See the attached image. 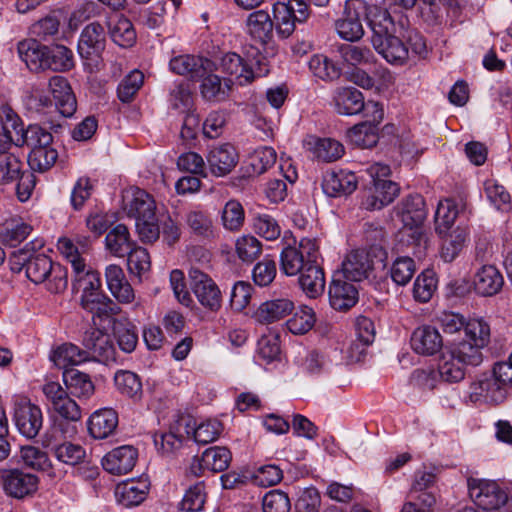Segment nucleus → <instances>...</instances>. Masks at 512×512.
<instances>
[{
    "label": "nucleus",
    "instance_id": "1",
    "mask_svg": "<svg viewBox=\"0 0 512 512\" xmlns=\"http://www.w3.org/2000/svg\"><path fill=\"white\" fill-rule=\"evenodd\" d=\"M43 245L42 241L35 240L14 251L9 257L10 269L14 273L25 270L27 278L33 283H44L49 292L62 293L68 286L67 269L59 263H54L44 253H38L37 250Z\"/></svg>",
    "mask_w": 512,
    "mask_h": 512
},
{
    "label": "nucleus",
    "instance_id": "2",
    "mask_svg": "<svg viewBox=\"0 0 512 512\" xmlns=\"http://www.w3.org/2000/svg\"><path fill=\"white\" fill-rule=\"evenodd\" d=\"M20 59L31 71L52 70L67 72L74 65V55L70 48L62 44L41 45L36 39L21 41L17 47Z\"/></svg>",
    "mask_w": 512,
    "mask_h": 512
},
{
    "label": "nucleus",
    "instance_id": "3",
    "mask_svg": "<svg viewBox=\"0 0 512 512\" xmlns=\"http://www.w3.org/2000/svg\"><path fill=\"white\" fill-rule=\"evenodd\" d=\"M483 348V346L466 339L455 342L440 357V379L447 383H457L463 380L468 368L477 367L483 362Z\"/></svg>",
    "mask_w": 512,
    "mask_h": 512
},
{
    "label": "nucleus",
    "instance_id": "4",
    "mask_svg": "<svg viewBox=\"0 0 512 512\" xmlns=\"http://www.w3.org/2000/svg\"><path fill=\"white\" fill-rule=\"evenodd\" d=\"M372 45L387 62L403 64L408 59L409 48L393 35L394 22L387 11H379L370 21Z\"/></svg>",
    "mask_w": 512,
    "mask_h": 512
},
{
    "label": "nucleus",
    "instance_id": "5",
    "mask_svg": "<svg viewBox=\"0 0 512 512\" xmlns=\"http://www.w3.org/2000/svg\"><path fill=\"white\" fill-rule=\"evenodd\" d=\"M512 383V367L505 362L495 363L491 372L484 373L472 383L470 398L474 402L502 403Z\"/></svg>",
    "mask_w": 512,
    "mask_h": 512
},
{
    "label": "nucleus",
    "instance_id": "6",
    "mask_svg": "<svg viewBox=\"0 0 512 512\" xmlns=\"http://www.w3.org/2000/svg\"><path fill=\"white\" fill-rule=\"evenodd\" d=\"M42 391L53 411L67 421V424L60 423L63 435L75 436L78 432L76 423H79L82 418L80 406L58 382H47L43 385Z\"/></svg>",
    "mask_w": 512,
    "mask_h": 512
},
{
    "label": "nucleus",
    "instance_id": "7",
    "mask_svg": "<svg viewBox=\"0 0 512 512\" xmlns=\"http://www.w3.org/2000/svg\"><path fill=\"white\" fill-rule=\"evenodd\" d=\"M367 172L372 178V185L367 189L362 207L366 210H380L394 201L400 188L396 182L386 179L391 174L386 164L374 163Z\"/></svg>",
    "mask_w": 512,
    "mask_h": 512
},
{
    "label": "nucleus",
    "instance_id": "8",
    "mask_svg": "<svg viewBox=\"0 0 512 512\" xmlns=\"http://www.w3.org/2000/svg\"><path fill=\"white\" fill-rule=\"evenodd\" d=\"M377 8L365 0H347L344 5L343 16L335 22L337 34L343 40L356 42L364 35L362 21H370L377 15L373 10Z\"/></svg>",
    "mask_w": 512,
    "mask_h": 512
},
{
    "label": "nucleus",
    "instance_id": "9",
    "mask_svg": "<svg viewBox=\"0 0 512 512\" xmlns=\"http://www.w3.org/2000/svg\"><path fill=\"white\" fill-rule=\"evenodd\" d=\"M395 211L405 227L403 235L409 238L408 242L411 240L416 246L426 243L421 227L427 215L424 198L419 194L409 195L401 200Z\"/></svg>",
    "mask_w": 512,
    "mask_h": 512
},
{
    "label": "nucleus",
    "instance_id": "10",
    "mask_svg": "<svg viewBox=\"0 0 512 512\" xmlns=\"http://www.w3.org/2000/svg\"><path fill=\"white\" fill-rule=\"evenodd\" d=\"M319 258V247L314 239L302 238L298 246L285 247L280 255V269L287 276L300 275Z\"/></svg>",
    "mask_w": 512,
    "mask_h": 512
},
{
    "label": "nucleus",
    "instance_id": "11",
    "mask_svg": "<svg viewBox=\"0 0 512 512\" xmlns=\"http://www.w3.org/2000/svg\"><path fill=\"white\" fill-rule=\"evenodd\" d=\"M467 486L471 499L483 510H496L508 500L506 491L495 481L468 478Z\"/></svg>",
    "mask_w": 512,
    "mask_h": 512
},
{
    "label": "nucleus",
    "instance_id": "12",
    "mask_svg": "<svg viewBox=\"0 0 512 512\" xmlns=\"http://www.w3.org/2000/svg\"><path fill=\"white\" fill-rule=\"evenodd\" d=\"M189 281L190 287L201 305L211 311H218L221 308V292L207 274L196 267H191Z\"/></svg>",
    "mask_w": 512,
    "mask_h": 512
},
{
    "label": "nucleus",
    "instance_id": "13",
    "mask_svg": "<svg viewBox=\"0 0 512 512\" xmlns=\"http://www.w3.org/2000/svg\"><path fill=\"white\" fill-rule=\"evenodd\" d=\"M0 485L6 494L23 498L37 490L38 478L19 469H0Z\"/></svg>",
    "mask_w": 512,
    "mask_h": 512
},
{
    "label": "nucleus",
    "instance_id": "14",
    "mask_svg": "<svg viewBox=\"0 0 512 512\" xmlns=\"http://www.w3.org/2000/svg\"><path fill=\"white\" fill-rule=\"evenodd\" d=\"M82 345L88 353V361H116V349L109 334L99 330H87L82 339Z\"/></svg>",
    "mask_w": 512,
    "mask_h": 512
},
{
    "label": "nucleus",
    "instance_id": "15",
    "mask_svg": "<svg viewBox=\"0 0 512 512\" xmlns=\"http://www.w3.org/2000/svg\"><path fill=\"white\" fill-rule=\"evenodd\" d=\"M190 427H192V417L179 415L175 423L171 425L169 432L155 435V446L162 454L171 455L175 453L182 447L183 434L190 435Z\"/></svg>",
    "mask_w": 512,
    "mask_h": 512
},
{
    "label": "nucleus",
    "instance_id": "16",
    "mask_svg": "<svg viewBox=\"0 0 512 512\" xmlns=\"http://www.w3.org/2000/svg\"><path fill=\"white\" fill-rule=\"evenodd\" d=\"M14 421L19 432L28 439L35 438L43 426V414L35 404L23 402L16 405Z\"/></svg>",
    "mask_w": 512,
    "mask_h": 512
},
{
    "label": "nucleus",
    "instance_id": "17",
    "mask_svg": "<svg viewBox=\"0 0 512 512\" xmlns=\"http://www.w3.org/2000/svg\"><path fill=\"white\" fill-rule=\"evenodd\" d=\"M106 45V31L99 22L88 24L81 32L78 52L84 59L99 57Z\"/></svg>",
    "mask_w": 512,
    "mask_h": 512
},
{
    "label": "nucleus",
    "instance_id": "18",
    "mask_svg": "<svg viewBox=\"0 0 512 512\" xmlns=\"http://www.w3.org/2000/svg\"><path fill=\"white\" fill-rule=\"evenodd\" d=\"M137 459V449L131 445H123L108 452L102 459V466L110 474L123 475L132 471Z\"/></svg>",
    "mask_w": 512,
    "mask_h": 512
},
{
    "label": "nucleus",
    "instance_id": "19",
    "mask_svg": "<svg viewBox=\"0 0 512 512\" xmlns=\"http://www.w3.org/2000/svg\"><path fill=\"white\" fill-rule=\"evenodd\" d=\"M217 69L218 67L213 62V68L197 79L201 80L200 93L202 97L210 102L225 101L230 96L233 85L231 78H222L214 74Z\"/></svg>",
    "mask_w": 512,
    "mask_h": 512
},
{
    "label": "nucleus",
    "instance_id": "20",
    "mask_svg": "<svg viewBox=\"0 0 512 512\" xmlns=\"http://www.w3.org/2000/svg\"><path fill=\"white\" fill-rule=\"evenodd\" d=\"M206 158L210 172L216 177L228 175L239 161L235 147L229 143L213 147Z\"/></svg>",
    "mask_w": 512,
    "mask_h": 512
},
{
    "label": "nucleus",
    "instance_id": "21",
    "mask_svg": "<svg viewBox=\"0 0 512 512\" xmlns=\"http://www.w3.org/2000/svg\"><path fill=\"white\" fill-rule=\"evenodd\" d=\"M357 188V177L351 171H327L322 180V190L328 197H341L353 193Z\"/></svg>",
    "mask_w": 512,
    "mask_h": 512
},
{
    "label": "nucleus",
    "instance_id": "22",
    "mask_svg": "<svg viewBox=\"0 0 512 512\" xmlns=\"http://www.w3.org/2000/svg\"><path fill=\"white\" fill-rule=\"evenodd\" d=\"M344 279L340 274H334L329 286L330 305L338 311H347L358 301L357 288Z\"/></svg>",
    "mask_w": 512,
    "mask_h": 512
},
{
    "label": "nucleus",
    "instance_id": "23",
    "mask_svg": "<svg viewBox=\"0 0 512 512\" xmlns=\"http://www.w3.org/2000/svg\"><path fill=\"white\" fill-rule=\"evenodd\" d=\"M373 269V262L369 254L362 249L350 252L345 260L342 262L340 274L343 278L349 281L359 282L368 278Z\"/></svg>",
    "mask_w": 512,
    "mask_h": 512
},
{
    "label": "nucleus",
    "instance_id": "24",
    "mask_svg": "<svg viewBox=\"0 0 512 512\" xmlns=\"http://www.w3.org/2000/svg\"><path fill=\"white\" fill-rule=\"evenodd\" d=\"M413 351L420 355H434L438 353L443 346V338L433 326L424 325L416 328L410 339Z\"/></svg>",
    "mask_w": 512,
    "mask_h": 512
},
{
    "label": "nucleus",
    "instance_id": "25",
    "mask_svg": "<svg viewBox=\"0 0 512 512\" xmlns=\"http://www.w3.org/2000/svg\"><path fill=\"white\" fill-rule=\"evenodd\" d=\"M49 89L58 111L64 117H71L76 111L77 102L68 80L63 76H53L49 80Z\"/></svg>",
    "mask_w": 512,
    "mask_h": 512
},
{
    "label": "nucleus",
    "instance_id": "26",
    "mask_svg": "<svg viewBox=\"0 0 512 512\" xmlns=\"http://www.w3.org/2000/svg\"><path fill=\"white\" fill-rule=\"evenodd\" d=\"M169 67L176 74L187 75L197 80L213 68V62L201 56L180 55L170 60Z\"/></svg>",
    "mask_w": 512,
    "mask_h": 512
},
{
    "label": "nucleus",
    "instance_id": "27",
    "mask_svg": "<svg viewBox=\"0 0 512 512\" xmlns=\"http://www.w3.org/2000/svg\"><path fill=\"white\" fill-rule=\"evenodd\" d=\"M148 490L146 480H128L116 486L115 497L125 507L137 506L146 499Z\"/></svg>",
    "mask_w": 512,
    "mask_h": 512
},
{
    "label": "nucleus",
    "instance_id": "28",
    "mask_svg": "<svg viewBox=\"0 0 512 512\" xmlns=\"http://www.w3.org/2000/svg\"><path fill=\"white\" fill-rule=\"evenodd\" d=\"M247 33L261 44H266L273 37L274 22L266 10H256L246 19Z\"/></svg>",
    "mask_w": 512,
    "mask_h": 512
},
{
    "label": "nucleus",
    "instance_id": "29",
    "mask_svg": "<svg viewBox=\"0 0 512 512\" xmlns=\"http://www.w3.org/2000/svg\"><path fill=\"white\" fill-rule=\"evenodd\" d=\"M336 111L342 115L359 114L364 107V96L354 87H339L333 96Z\"/></svg>",
    "mask_w": 512,
    "mask_h": 512
},
{
    "label": "nucleus",
    "instance_id": "30",
    "mask_svg": "<svg viewBox=\"0 0 512 512\" xmlns=\"http://www.w3.org/2000/svg\"><path fill=\"white\" fill-rule=\"evenodd\" d=\"M473 283L479 295L493 296L501 290L504 279L495 266L484 265L475 274Z\"/></svg>",
    "mask_w": 512,
    "mask_h": 512
},
{
    "label": "nucleus",
    "instance_id": "31",
    "mask_svg": "<svg viewBox=\"0 0 512 512\" xmlns=\"http://www.w3.org/2000/svg\"><path fill=\"white\" fill-rule=\"evenodd\" d=\"M118 426V415L113 409H101L94 412L88 420V431L95 439L109 437Z\"/></svg>",
    "mask_w": 512,
    "mask_h": 512
},
{
    "label": "nucleus",
    "instance_id": "32",
    "mask_svg": "<svg viewBox=\"0 0 512 512\" xmlns=\"http://www.w3.org/2000/svg\"><path fill=\"white\" fill-rule=\"evenodd\" d=\"M126 214L135 221L152 219L156 215V204L153 197L146 191L136 188L132 191V198L126 204Z\"/></svg>",
    "mask_w": 512,
    "mask_h": 512
},
{
    "label": "nucleus",
    "instance_id": "33",
    "mask_svg": "<svg viewBox=\"0 0 512 512\" xmlns=\"http://www.w3.org/2000/svg\"><path fill=\"white\" fill-rule=\"evenodd\" d=\"M64 388L68 395L79 399H87L94 393V384L88 374L76 369H65L63 372Z\"/></svg>",
    "mask_w": 512,
    "mask_h": 512
},
{
    "label": "nucleus",
    "instance_id": "34",
    "mask_svg": "<svg viewBox=\"0 0 512 512\" xmlns=\"http://www.w3.org/2000/svg\"><path fill=\"white\" fill-rule=\"evenodd\" d=\"M81 306L98 317L116 315L120 312V307L99 290L82 294Z\"/></svg>",
    "mask_w": 512,
    "mask_h": 512
},
{
    "label": "nucleus",
    "instance_id": "35",
    "mask_svg": "<svg viewBox=\"0 0 512 512\" xmlns=\"http://www.w3.org/2000/svg\"><path fill=\"white\" fill-rule=\"evenodd\" d=\"M307 265L299 276V284L308 297L317 298L325 289L324 271L318 264V260Z\"/></svg>",
    "mask_w": 512,
    "mask_h": 512
},
{
    "label": "nucleus",
    "instance_id": "36",
    "mask_svg": "<svg viewBox=\"0 0 512 512\" xmlns=\"http://www.w3.org/2000/svg\"><path fill=\"white\" fill-rule=\"evenodd\" d=\"M294 304L286 298L270 300L262 303L255 313L256 320L261 324H270L289 315Z\"/></svg>",
    "mask_w": 512,
    "mask_h": 512
},
{
    "label": "nucleus",
    "instance_id": "37",
    "mask_svg": "<svg viewBox=\"0 0 512 512\" xmlns=\"http://www.w3.org/2000/svg\"><path fill=\"white\" fill-rule=\"evenodd\" d=\"M306 145L316 158L324 162L336 161L344 154V146L332 138L311 136L306 141Z\"/></svg>",
    "mask_w": 512,
    "mask_h": 512
},
{
    "label": "nucleus",
    "instance_id": "38",
    "mask_svg": "<svg viewBox=\"0 0 512 512\" xmlns=\"http://www.w3.org/2000/svg\"><path fill=\"white\" fill-rule=\"evenodd\" d=\"M442 238L441 258L450 263L454 261L465 246L468 232L466 228L457 226L455 229L440 235Z\"/></svg>",
    "mask_w": 512,
    "mask_h": 512
},
{
    "label": "nucleus",
    "instance_id": "39",
    "mask_svg": "<svg viewBox=\"0 0 512 512\" xmlns=\"http://www.w3.org/2000/svg\"><path fill=\"white\" fill-rule=\"evenodd\" d=\"M185 223L190 232L196 237L211 239L215 236V228L207 211L192 209L185 214Z\"/></svg>",
    "mask_w": 512,
    "mask_h": 512
},
{
    "label": "nucleus",
    "instance_id": "40",
    "mask_svg": "<svg viewBox=\"0 0 512 512\" xmlns=\"http://www.w3.org/2000/svg\"><path fill=\"white\" fill-rule=\"evenodd\" d=\"M107 250L114 256L124 257L136 245L130 237L126 225L118 224L111 229L105 238Z\"/></svg>",
    "mask_w": 512,
    "mask_h": 512
},
{
    "label": "nucleus",
    "instance_id": "41",
    "mask_svg": "<svg viewBox=\"0 0 512 512\" xmlns=\"http://www.w3.org/2000/svg\"><path fill=\"white\" fill-rule=\"evenodd\" d=\"M89 351L80 348L73 343H64L59 346L52 355V360L59 368H66L69 365H80L88 361Z\"/></svg>",
    "mask_w": 512,
    "mask_h": 512
},
{
    "label": "nucleus",
    "instance_id": "42",
    "mask_svg": "<svg viewBox=\"0 0 512 512\" xmlns=\"http://www.w3.org/2000/svg\"><path fill=\"white\" fill-rule=\"evenodd\" d=\"M19 133H16V146L22 147L27 145L32 149L36 147H42L51 145L53 136L46 129L42 128L37 124L29 125L27 128L19 129Z\"/></svg>",
    "mask_w": 512,
    "mask_h": 512
},
{
    "label": "nucleus",
    "instance_id": "43",
    "mask_svg": "<svg viewBox=\"0 0 512 512\" xmlns=\"http://www.w3.org/2000/svg\"><path fill=\"white\" fill-rule=\"evenodd\" d=\"M276 31L282 38L289 37L295 29V16L293 1L288 3L277 2L273 6Z\"/></svg>",
    "mask_w": 512,
    "mask_h": 512
},
{
    "label": "nucleus",
    "instance_id": "44",
    "mask_svg": "<svg viewBox=\"0 0 512 512\" xmlns=\"http://www.w3.org/2000/svg\"><path fill=\"white\" fill-rule=\"evenodd\" d=\"M114 384L120 394L138 400L142 396V382L139 376L128 370H119L114 375Z\"/></svg>",
    "mask_w": 512,
    "mask_h": 512
},
{
    "label": "nucleus",
    "instance_id": "45",
    "mask_svg": "<svg viewBox=\"0 0 512 512\" xmlns=\"http://www.w3.org/2000/svg\"><path fill=\"white\" fill-rule=\"evenodd\" d=\"M231 459V452L226 447L214 446L203 452L200 466L209 471L222 472L228 468Z\"/></svg>",
    "mask_w": 512,
    "mask_h": 512
},
{
    "label": "nucleus",
    "instance_id": "46",
    "mask_svg": "<svg viewBox=\"0 0 512 512\" xmlns=\"http://www.w3.org/2000/svg\"><path fill=\"white\" fill-rule=\"evenodd\" d=\"M458 214V208L452 200L440 201L435 212L436 232L442 235L451 231Z\"/></svg>",
    "mask_w": 512,
    "mask_h": 512
},
{
    "label": "nucleus",
    "instance_id": "47",
    "mask_svg": "<svg viewBox=\"0 0 512 512\" xmlns=\"http://www.w3.org/2000/svg\"><path fill=\"white\" fill-rule=\"evenodd\" d=\"M109 35L112 41L120 47H130L136 40V33L130 20L119 17L115 22H109Z\"/></svg>",
    "mask_w": 512,
    "mask_h": 512
},
{
    "label": "nucleus",
    "instance_id": "48",
    "mask_svg": "<svg viewBox=\"0 0 512 512\" xmlns=\"http://www.w3.org/2000/svg\"><path fill=\"white\" fill-rule=\"evenodd\" d=\"M308 66L313 75L321 80L333 81L341 75V68L322 54L313 55L308 62Z\"/></svg>",
    "mask_w": 512,
    "mask_h": 512
},
{
    "label": "nucleus",
    "instance_id": "49",
    "mask_svg": "<svg viewBox=\"0 0 512 512\" xmlns=\"http://www.w3.org/2000/svg\"><path fill=\"white\" fill-rule=\"evenodd\" d=\"M347 135L354 145L361 148H371L378 142V128L369 123L356 124Z\"/></svg>",
    "mask_w": 512,
    "mask_h": 512
},
{
    "label": "nucleus",
    "instance_id": "50",
    "mask_svg": "<svg viewBox=\"0 0 512 512\" xmlns=\"http://www.w3.org/2000/svg\"><path fill=\"white\" fill-rule=\"evenodd\" d=\"M58 152L50 145L36 147L28 155V164L33 171L45 172L56 162Z\"/></svg>",
    "mask_w": 512,
    "mask_h": 512
},
{
    "label": "nucleus",
    "instance_id": "51",
    "mask_svg": "<svg viewBox=\"0 0 512 512\" xmlns=\"http://www.w3.org/2000/svg\"><path fill=\"white\" fill-rule=\"evenodd\" d=\"M484 192L487 199L498 210L509 211L511 208V196L506 188L495 179H487L484 182Z\"/></svg>",
    "mask_w": 512,
    "mask_h": 512
},
{
    "label": "nucleus",
    "instance_id": "52",
    "mask_svg": "<svg viewBox=\"0 0 512 512\" xmlns=\"http://www.w3.org/2000/svg\"><path fill=\"white\" fill-rule=\"evenodd\" d=\"M316 321L315 313L311 307L303 305L286 322L288 330L293 334H305L310 331Z\"/></svg>",
    "mask_w": 512,
    "mask_h": 512
},
{
    "label": "nucleus",
    "instance_id": "53",
    "mask_svg": "<svg viewBox=\"0 0 512 512\" xmlns=\"http://www.w3.org/2000/svg\"><path fill=\"white\" fill-rule=\"evenodd\" d=\"M31 231L32 227L22 219L11 218L5 222L1 237L5 243L15 246L25 240Z\"/></svg>",
    "mask_w": 512,
    "mask_h": 512
},
{
    "label": "nucleus",
    "instance_id": "54",
    "mask_svg": "<svg viewBox=\"0 0 512 512\" xmlns=\"http://www.w3.org/2000/svg\"><path fill=\"white\" fill-rule=\"evenodd\" d=\"M416 271L415 261L409 256L397 257L390 268V276L399 286L408 284Z\"/></svg>",
    "mask_w": 512,
    "mask_h": 512
},
{
    "label": "nucleus",
    "instance_id": "55",
    "mask_svg": "<svg viewBox=\"0 0 512 512\" xmlns=\"http://www.w3.org/2000/svg\"><path fill=\"white\" fill-rule=\"evenodd\" d=\"M144 83V75L139 70H133L125 76L118 85L117 95L121 102L130 103Z\"/></svg>",
    "mask_w": 512,
    "mask_h": 512
},
{
    "label": "nucleus",
    "instance_id": "56",
    "mask_svg": "<svg viewBox=\"0 0 512 512\" xmlns=\"http://www.w3.org/2000/svg\"><path fill=\"white\" fill-rule=\"evenodd\" d=\"M464 332L466 340L486 347L490 342V325L482 318L466 321Z\"/></svg>",
    "mask_w": 512,
    "mask_h": 512
},
{
    "label": "nucleus",
    "instance_id": "57",
    "mask_svg": "<svg viewBox=\"0 0 512 512\" xmlns=\"http://www.w3.org/2000/svg\"><path fill=\"white\" fill-rule=\"evenodd\" d=\"M218 69L222 73L234 77L240 85H243L242 80L245 79L247 73V62L240 55L230 52L220 59Z\"/></svg>",
    "mask_w": 512,
    "mask_h": 512
},
{
    "label": "nucleus",
    "instance_id": "58",
    "mask_svg": "<svg viewBox=\"0 0 512 512\" xmlns=\"http://www.w3.org/2000/svg\"><path fill=\"white\" fill-rule=\"evenodd\" d=\"M22 162L12 153H0V185H7L18 180Z\"/></svg>",
    "mask_w": 512,
    "mask_h": 512
},
{
    "label": "nucleus",
    "instance_id": "59",
    "mask_svg": "<svg viewBox=\"0 0 512 512\" xmlns=\"http://www.w3.org/2000/svg\"><path fill=\"white\" fill-rule=\"evenodd\" d=\"M53 454L60 462L75 466L83 462L86 451L80 444L64 442L53 448Z\"/></svg>",
    "mask_w": 512,
    "mask_h": 512
},
{
    "label": "nucleus",
    "instance_id": "60",
    "mask_svg": "<svg viewBox=\"0 0 512 512\" xmlns=\"http://www.w3.org/2000/svg\"><path fill=\"white\" fill-rule=\"evenodd\" d=\"M437 287V280L431 270L421 273L415 280L413 286V296L415 300L425 303L428 302Z\"/></svg>",
    "mask_w": 512,
    "mask_h": 512
},
{
    "label": "nucleus",
    "instance_id": "61",
    "mask_svg": "<svg viewBox=\"0 0 512 512\" xmlns=\"http://www.w3.org/2000/svg\"><path fill=\"white\" fill-rule=\"evenodd\" d=\"M222 424L217 420H209L195 427L192 419V427L189 428L190 434H193L195 442L199 444H208L215 441L222 432Z\"/></svg>",
    "mask_w": 512,
    "mask_h": 512
},
{
    "label": "nucleus",
    "instance_id": "62",
    "mask_svg": "<svg viewBox=\"0 0 512 512\" xmlns=\"http://www.w3.org/2000/svg\"><path fill=\"white\" fill-rule=\"evenodd\" d=\"M277 159L276 151L272 147L257 148L249 157L252 173L261 175L272 167Z\"/></svg>",
    "mask_w": 512,
    "mask_h": 512
},
{
    "label": "nucleus",
    "instance_id": "63",
    "mask_svg": "<svg viewBox=\"0 0 512 512\" xmlns=\"http://www.w3.org/2000/svg\"><path fill=\"white\" fill-rule=\"evenodd\" d=\"M127 267L128 271L141 277L142 274L150 270L151 261L148 251L139 246H134L127 254Z\"/></svg>",
    "mask_w": 512,
    "mask_h": 512
},
{
    "label": "nucleus",
    "instance_id": "64",
    "mask_svg": "<svg viewBox=\"0 0 512 512\" xmlns=\"http://www.w3.org/2000/svg\"><path fill=\"white\" fill-rule=\"evenodd\" d=\"M263 512H289L291 509L290 499L287 493L282 490H271L262 499Z\"/></svg>",
    "mask_w": 512,
    "mask_h": 512
}]
</instances>
